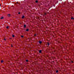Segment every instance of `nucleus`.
<instances>
[{
    "label": "nucleus",
    "instance_id": "22",
    "mask_svg": "<svg viewBox=\"0 0 74 74\" xmlns=\"http://www.w3.org/2000/svg\"><path fill=\"white\" fill-rule=\"evenodd\" d=\"M0 6H1V4H0Z\"/></svg>",
    "mask_w": 74,
    "mask_h": 74
},
{
    "label": "nucleus",
    "instance_id": "19",
    "mask_svg": "<svg viewBox=\"0 0 74 74\" xmlns=\"http://www.w3.org/2000/svg\"><path fill=\"white\" fill-rule=\"evenodd\" d=\"M4 40H5H5H6V39L5 38H4Z\"/></svg>",
    "mask_w": 74,
    "mask_h": 74
},
{
    "label": "nucleus",
    "instance_id": "9",
    "mask_svg": "<svg viewBox=\"0 0 74 74\" xmlns=\"http://www.w3.org/2000/svg\"><path fill=\"white\" fill-rule=\"evenodd\" d=\"M24 26L25 28V27H26V25H24Z\"/></svg>",
    "mask_w": 74,
    "mask_h": 74
},
{
    "label": "nucleus",
    "instance_id": "7",
    "mask_svg": "<svg viewBox=\"0 0 74 74\" xmlns=\"http://www.w3.org/2000/svg\"><path fill=\"white\" fill-rule=\"evenodd\" d=\"M3 18H4L3 17H2L1 18V19H3Z\"/></svg>",
    "mask_w": 74,
    "mask_h": 74
},
{
    "label": "nucleus",
    "instance_id": "4",
    "mask_svg": "<svg viewBox=\"0 0 74 74\" xmlns=\"http://www.w3.org/2000/svg\"><path fill=\"white\" fill-rule=\"evenodd\" d=\"M39 53H41V50H39Z\"/></svg>",
    "mask_w": 74,
    "mask_h": 74
},
{
    "label": "nucleus",
    "instance_id": "13",
    "mask_svg": "<svg viewBox=\"0 0 74 74\" xmlns=\"http://www.w3.org/2000/svg\"><path fill=\"white\" fill-rule=\"evenodd\" d=\"M6 28H7V29H8V28H9V27H8V26Z\"/></svg>",
    "mask_w": 74,
    "mask_h": 74
},
{
    "label": "nucleus",
    "instance_id": "17",
    "mask_svg": "<svg viewBox=\"0 0 74 74\" xmlns=\"http://www.w3.org/2000/svg\"><path fill=\"white\" fill-rule=\"evenodd\" d=\"M58 71H56V73H58Z\"/></svg>",
    "mask_w": 74,
    "mask_h": 74
},
{
    "label": "nucleus",
    "instance_id": "2",
    "mask_svg": "<svg viewBox=\"0 0 74 74\" xmlns=\"http://www.w3.org/2000/svg\"><path fill=\"white\" fill-rule=\"evenodd\" d=\"M8 16L9 17H10V14H8Z\"/></svg>",
    "mask_w": 74,
    "mask_h": 74
},
{
    "label": "nucleus",
    "instance_id": "10",
    "mask_svg": "<svg viewBox=\"0 0 74 74\" xmlns=\"http://www.w3.org/2000/svg\"><path fill=\"white\" fill-rule=\"evenodd\" d=\"M12 37H15V36H14V35H12Z\"/></svg>",
    "mask_w": 74,
    "mask_h": 74
},
{
    "label": "nucleus",
    "instance_id": "6",
    "mask_svg": "<svg viewBox=\"0 0 74 74\" xmlns=\"http://www.w3.org/2000/svg\"><path fill=\"white\" fill-rule=\"evenodd\" d=\"M26 31H27V32H28V31H29V29H26Z\"/></svg>",
    "mask_w": 74,
    "mask_h": 74
},
{
    "label": "nucleus",
    "instance_id": "18",
    "mask_svg": "<svg viewBox=\"0 0 74 74\" xmlns=\"http://www.w3.org/2000/svg\"><path fill=\"white\" fill-rule=\"evenodd\" d=\"M18 14H21V13H20V12H19L18 13Z\"/></svg>",
    "mask_w": 74,
    "mask_h": 74
},
{
    "label": "nucleus",
    "instance_id": "23",
    "mask_svg": "<svg viewBox=\"0 0 74 74\" xmlns=\"http://www.w3.org/2000/svg\"><path fill=\"white\" fill-rule=\"evenodd\" d=\"M45 15H46V13H45Z\"/></svg>",
    "mask_w": 74,
    "mask_h": 74
},
{
    "label": "nucleus",
    "instance_id": "1",
    "mask_svg": "<svg viewBox=\"0 0 74 74\" xmlns=\"http://www.w3.org/2000/svg\"><path fill=\"white\" fill-rule=\"evenodd\" d=\"M39 43L40 44H41V43H42V42L41 41H39Z\"/></svg>",
    "mask_w": 74,
    "mask_h": 74
},
{
    "label": "nucleus",
    "instance_id": "3",
    "mask_svg": "<svg viewBox=\"0 0 74 74\" xmlns=\"http://www.w3.org/2000/svg\"><path fill=\"white\" fill-rule=\"evenodd\" d=\"M25 18V16H23L22 17V18Z\"/></svg>",
    "mask_w": 74,
    "mask_h": 74
},
{
    "label": "nucleus",
    "instance_id": "5",
    "mask_svg": "<svg viewBox=\"0 0 74 74\" xmlns=\"http://www.w3.org/2000/svg\"><path fill=\"white\" fill-rule=\"evenodd\" d=\"M47 45H48V46H49V43L48 42L47 43Z\"/></svg>",
    "mask_w": 74,
    "mask_h": 74
},
{
    "label": "nucleus",
    "instance_id": "16",
    "mask_svg": "<svg viewBox=\"0 0 74 74\" xmlns=\"http://www.w3.org/2000/svg\"><path fill=\"white\" fill-rule=\"evenodd\" d=\"M28 60H26V62H28Z\"/></svg>",
    "mask_w": 74,
    "mask_h": 74
},
{
    "label": "nucleus",
    "instance_id": "11",
    "mask_svg": "<svg viewBox=\"0 0 74 74\" xmlns=\"http://www.w3.org/2000/svg\"><path fill=\"white\" fill-rule=\"evenodd\" d=\"M21 38H23V37H24V36H21Z\"/></svg>",
    "mask_w": 74,
    "mask_h": 74
},
{
    "label": "nucleus",
    "instance_id": "24",
    "mask_svg": "<svg viewBox=\"0 0 74 74\" xmlns=\"http://www.w3.org/2000/svg\"><path fill=\"white\" fill-rule=\"evenodd\" d=\"M16 3H18V2H16Z\"/></svg>",
    "mask_w": 74,
    "mask_h": 74
},
{
    "label": "nucleus",
    "instance_id": "15",
    "mask_svg": "<svg viewBox=\"0 0 74 74\" xmlns=\"http://www.w3.org/2000/svg\"><path fill=\"white\" fill-rule=\"evenodd\" d=\"M71 63H73V61H71Z\"/></svg>",
    "mask_w": 74,
    "mask_h": 74
},
{
    "label": "nucleus",
    "instance_id": "12",
    "mask_svg": "<svg viewBox=\"0 0 74 74\" xmlns=\"http://www.w3.org/2000/svg\"><path fill=\"white\" fill-rule=\"evenodd\" d=\"M71 19H74V18H73V17H71Z\"/></svg>",
    "mask_w": 74,
    "mask_h": 74
},
{
    "label": "nucleus",
    "instance_id": "8",
    "mask_svg": "<svg viewBox=\"0 0 74 74\" xmlns=\"http://www.w3.org/2000/svg\"><path fill=\"white\" fill-rule=\"evenodd\" d=\"M4 62V61L3 60H2L1 61V63H3V62Z\"/></svg>",
    "mask_w": 74,
    "mask_h": 74
},
{
    "label": "nucleus",
    "instance_id": "21",
    "mask_svg": "<svg viewBox=\"0 0 74 74\" xmlns=\"http://www.w3.org/2000/svg\"><path fill=\"white\" fill-rule=\"evenodd\" d=\"M34 36H36V34H35Z\"/></svg>",
    "mask_w": 74,
    "mask_h": 74
},
{
    "label": "nucleus",
    "instance_id": "14",
    "mask_svg": "<svg viewBox=\"0 0 74 74\" xmlns=\"http://www.w3.org/2000/svg\"><path fill=\"white\" fill-rule=\"evenodd\" d=\"M36 3H38V1H36Z\"/></svg>",
    "mask_w": 74,
    "mask_h": 74
},
{
    "label": "nucleus",
    "instance_id": "20",
    "mask_svg": "<svg viewBox=\"0 0 74 74\" xmlns=\"http://www.w3.org/2000/svg\"><path fill=\"white\" fill-rule=\"evenodd\" d=\"M13 47V46H12V45H11V47Z\"/></svg>",
    "mask_w": 74,
    "mask_h": 74
}]
</instances>
